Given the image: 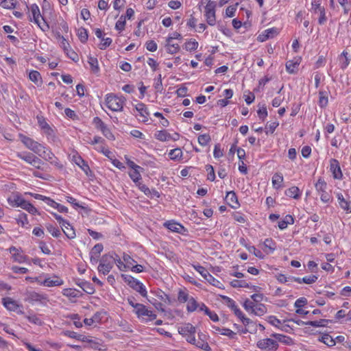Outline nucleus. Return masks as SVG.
Here are the masks:
<instances>
[{"mask_svg": "<svg viewBox=\"0 0 351 351\" xmlns=\"http://www.w3.org/2000/svg\"><path fill=\"white\" fill-rule=\"evenodd\" d=\"M302 61L300 56L294 57L293 59L288 60L286 62V71L289 74H295L298 71V66Z\"/></svg>", "mask_w": 351, "mask_h": 351, "instance_id": "5701e85b", "label": "nucleus"}, {"mask_svg": "<svg viewBox=\"0 0 351 351\" xmlns=\"http://www.w3.org/2000/svg\"><path fill=\"white\" fill-rule=\"evenodd\" d=\"M77 36L82 43H86L88 38V31L84 27H80L77 30Z\"/></svg>", "mask_w": 351, "mask_h": 351, "instance_id": "a18cd8bd", "label": "nucleus"}, {"mask_svg": "<svg viewBox=\"0 0 351 351\" xmlns=\"http://www.w3.org/2000/svg\"><path fill=\"white\" fill-rule=\"evenodd\" d=\"M68 318L73 320V324L76 328H82V322L80 321V317L77 313H73L70 314L67 316Z\"/></svg>", "mask_w": 351, "mask_h": 351, "instance_id": "052dcab7", "label": "nucleus"}, {"mask_svg": "<svg viewBox=\"0 0 351 351\" xmlns=\"http://www.w3.org/2000/svg\"><path fill=\"white\" fill-rule=\"evenodd\" d=\"M2 304L6 309L10 311H16L19 308L17 302L9 297L3 298Z\"/></svg>", "mask_w": 351, "mask_h": 351, "instance_id": "473e14b6", "label": "nucleus"}, {"mask_svg": "<svg viewBox=\"0 0 351 351\" xmlns=\"http://www.w3.org/2000/svg\"><path fill=\"white\" fill-rule=\"evenodd\" d=\"M165 48L167 53L174 55L179 52L180 49V45L175 43L171 38H165Z\"/></svg>", "mask_w": 351, "mask_h": 351, "instance_id": "a878e982", "label": "nucleus"}, {"mask_svg": "<svg viewBox=\"0 0 351 351\" xmlns=\"http://www.w3.org/2000/svg\"><path fill=\"white\" fill-rule=\"evenodd\" d=\"M60 47L63 49L66 56L75 62L79 61L78 54L71 48L69 43L64 36H60Z\"/></svg>", "mask_w": 351, "mask_h": 351, "instance_id": "ddd939ff", "label": "nucleus"}, {"mask_svg": "<svg viewBox=\"0 0 351 351\" xmlns=\"http://www.w3.org/2000/svg\"><path fill=\"white\" fill-rule=\"evenodd\" d=\"M211 141V138L209 134H203L199 135L197 138L198 143L201 146H206Z\"/></svg>", "mask_w": 351, "mask_h": 351, "instance_id": "4d7b16f0", "label": "nucleus"}, {"mask_svg": "<svg viewBox=\"0 0 351 351\" xmlns=\"http://www.w3.org/2000/svg\"><path fill=\"white\" fill-rule=\"evenodd\" d=\"M178 330L180 335L186 338L188 343L194 342L196 329L191 324L184 323L178 328Z\"/></svg>", "mask_w": 351, "mask_h": 351, "instance_id": "1a4fd4ad", "label": "nucleus"}, {"mask_svg": "<svg viewBox=\"0 0 351 351\" xmlns=\"http://www.w3.org/2000/svg\"><path fill=\"white\" fill-rule=\"evenodd\" d=\"M212 328L215 333L226 336L230 340L236 341L238 339L237 333L229 328H220L216 326H213Z\"/></svg>", "mask_w": 351, "mask_h": 351, "instance_id": "393cba45", "label": "nucleus"}, {"mask_svg": "<svg viewBox=\"0 0 351 351\" xmlns=\"http://www.w3.org/2000/svg\"><path fill=\"white\" fill-rule=\"evenodd\" d=\"M71 160L81 168L86 174L90 171V167L87 162L82 158L80 154L77 151H73L71 153Z\"/></svg>", "mask_w": 351, "mask_h": 351, "instance_id": "4be33fe9", "label": "nucleus"}, {"mask_svg": "<svg viewBox=\"0 0 351 351\" xmlns=\"http://www.w3.org/2000/svg\"><path fill=\"white\" fill-rule=\"evenodd\" d=\"M249 252L253 254L256 257H257L259 259H264L265 255L260 250L256 248L254 245H250L247 249Z\"/></svg>", "mask_w": 351, "mask_h": 351, "instance_id": "0e129e2a", "label": "nucleus"}, {"mask_svg": "<svg viewBox=\"0 0 351 351\" xmlns=\"http://www.w3.org/2000/svg\"><path fill=\"white\" fill-rule=\"evenodd\" d=\"M232 217L234 221L240 223H245L247 221L245 215L239 211L234 212L232 213Z\"/></svg>", "mask_w": 351, "mask_h": 351, "instance_id": "338daca9", "label": "nucleus"}, {"mask_svg": "<svg viewBox=\"0 0 351 351\" xmlns=\"http://www.w3.org/2000/svg\"><path fill=\"white\" fill-rule=\"evenodd\" d=\"M207 3L204 7V16L208 25L215 26L216 24V7L217 3L214 1L206 0Z\"/></svg>", "mask_w": 351, "mask_h": 351, "instance_id": "6e6552de", "label": "nucleus"}, {"mask_svg": "<svg viewBox=\"0 0 351 351\" xmlns=\"http://www.w3.org/2000/svg\"><path fill=\"white\" fill-rule=\"evenodd\" d=\"M154 137L156 139L161 142H166L171 140L176 141L179 140L180 134L177 132L171 134L167 130H162L156 131L154 134Z\"/></svg>", "mask_w": 351, "mask_h": 351, "instance_id": "dca6fc26", "label": "nucleus"}, {"mask_svg": "<svg viewBox=\"0 0 351 351\" xmlns=\"http://www.w3.org/2000/svg\"><path fill=\"white\" fill-rule=\"evenodd\" d=\"M143 169L141 167V169H135L128 172L130 178L135 184L142 180L141 172L143 171Z\"/></svg>", "mask_w": 351, "mask_h": 351, "instance_id": "79ce46f5", "label": "nucleus"}, {"mask_svg": "<svg viewBox=\"0 0 351 351\" xmlns=\"http://www.w3.org/2000/svg\"><path fill=\"white\" fill-rule=\"evenodd\" d=\"M199 47L198 42L194 38L187 39L183 45V48L189 52H193Z\"/></svg>", "mask_w": 351, "mask_h": 351, "instance_id": "4c0bfd02", "label": "nucleus"}, {"mask_svg": "<svg viewBox=\"0 0 351 351\" xmlns=\"http://www.w3.org/2000/svg\"><path fill=\"white\" fill-rule=\"evenodd\" d=\"M29 80L32 82L37 86H40L43 84V78L40 73L36 70H31L28 73Z\"/></svg>", "mask_w": 351, "mask_h": 351, "instance_id": "72a5a7b5", "label": "nucleus"}, {"mask_svg": "<svg viewBox=\"0 0 351 351\" xmlns=\"http://www.w3.org/2000/svg\"><path fill=\"white\" fill-rule=\"evenodd\" d=\"M330 171L335 180H341L343 178V173L340 167L339 162L335 158L330 160Z\"/></svg>", "mask_w": 351, "mask_h": 351, "instance_id": "aec40b11", "label": "nucleus"}, {"mask_svg": "<svg viewBox=\"0 0 351 351\" xmlns=\"http://www.w3.org/2000/svg\"><path fill=\"white\" fill-rule=\"evenodd\" d=\"M168 156L170 160L173 161H180L183 158V152L180 148H175L173 149H171L168 152Z\"/></svg>", "mask_w": 351, "mask_h": 351, "instance_id": "58836bf2", "label": "nucleus"}, {"mask_svg": "<svg viewBox=\"0 0 351 351\" xmlns=\"http://www.w3.org/2000/svg\"><path fill=\"white\" fill-rule=\"evenodd\" d=\"M285 193L287 197L293 198L295 199H300L302 195V192L300 191V189L295 186H292L287 189Z\"/></svg>", "mask_w": 351, "mask_h": 351, "instance_id": "e433bc0d", "label": "nucleus"}, {"mask_svg": "<svg viewBox=\"0 0 351 351\" xmlns=\"http://www.w3.org/2000/svg\"><path fill=\"white\" fill-rule=\"evenodd\" d=\"M190 299L188 291L186 290L180 289L178 293V300L180 303L186 302Z\"/></svg>", "mask_w": 351, "mask_h": 351, "instance_id": "680f3d73", "label": "nucleus"}, {"mask_svg": "<svg viewBox=\"0 0 351 351\" xmlns=\"http://www.w3.org/2000/svg\"><path fill=\"white\" fill-rule=\"evenodd\" d=\"M278 346V341L271 338L261 339L256 343V347L262 350L276 351Z\"/></svg>", "mask_w": 351, "mask_h": 351, "instance_id": "4468645a", "label": "nucleus"}, {"mask_svg": "<svg viewBox=\"0 0 351 351\" xmlns=\"http://www.w3.org/2000/svg\"><path fill=\"white\" fill-rule=\"evenodd\" d=\"M8 250L11 254V258L13 262L18 263H29V258L25 254L21 247L11 246Z\"/></svg>", "mask_w": 351, "mask_h": 351, "instance_id": "9b49d317", "label": "nucleus"}, {"mask_svg": "<svg viewBox=\"0 0 351 351\" xmlns=\"http://www.w3.org/2000/svg\"><path fill=\"white\" fill-rule=\"evenodd\" d=\"M319 340L329 347H332L335 345V341L332 337L328 334H323Z\"/></svg>", "mask_w": 351, "mask_h": 351, "instance_id": "de8ad7c7", "label": "nucleus"}, {"mask_svg": "<svg viewBox=\"0 0 351 351\" xmlns=\"http://www.w3.org/2000/svg\"><path fill=\"white\" fill-rule=\"evenodd\" d=\"M104 317V313L101 312H96L92 317L85 318L84 323L85 325L90 326L93 325H97L101 322V319Z\"/></svg>", "mask_w": 351, "mask_h": 351, "instance_id": "2f4dec72", "label": "nucleus"}, {"mask_svg": "<svg viewBox=\"0 0 351 351\" xmlns=\"http://www.w3.org/2000/svg\"><path fill=\"white\" fill-rule=\"evenodd\" d=\"M16 156L17 158L23 160L29 165L32 163L34 158L36 156L35 154L27 152H17Z\"/></svg>", "mask_w": 351, "mask_h": 351, "instance_id": "c03bdc74", "label": "nucleus"}, {"mask_svg": "<svg viewBox=\"0 0 351 351\" xmlns=\"http://www.w3.org/2000/svg\"><path fill=\"white\" fill-rule=\"evenodd\" d=\"M204 351H210L211 348L207 341L206 336L202 333L198 334V339L195 338L194 342H189Z\"/></svg>", "mask_w": 351, "mask_h": 351, "instance_id": "b1692460", "label": "nucleus"}, {"mask_svg": "<svg viewBox=\"0 0 351 351\" xmlns=\"http://www.w3.org/2000/svg\"><path fill=\"white\" fill-rule=\"evenodd\" d=\"M25 301L32 304H40L45 305L49 302V299L47 294L33 291L26 293Z\"/></svg>", "mask_w": 351, "mask_h": 351, "instance_id": "9d476101", "label": "nucleus"}, {"mask_svg": "<svg viewBox=\"0 0 351 351\" xmlns=\"http://www.w3.org/2000/svg\"><path fill=\"white\" fill-rule=\"evenodd\" d=\"M29 20L34 22L43 32H47L49 29V24L41 16L39 7L37 4H32L29 7Z\"/></svg>", "mask_w": 351, "mask_h": 351, "instance_id": "39448f33", "label": "nucleus"}, {"mask_svg": "<svg viewBox=\"0 0 351 351\" xmlns=\"http://www.w3.org/2000/svg\"><path fill=\"white\" fill-rule=\"evenodd\" d=\"M125 102L126 99L123 96H119L114 93H108L105 95V106L112 112H122Z\"/></svg>", "mask_w": 351, "mask_h": 351, "instance_id": "20e7f679", "label": "nucleus"}, {"mask_svg": "<svg viewBox=\"0 0 351 351\" xmlns=\"http://www.w3.org/2000/svg\"><path fill=\"white\" fill-rule=\"evenodd\" d=\"M263 299V295L261 293H254L251 295V299H246L243 302L245 310L251 314L261 317L264 315L267 311V306L261 303Z\"/></svg>", "mask_w": 351, "mask_h": 351, "instance_id": "f03ea898", "label": "nucleus"}, {"mask_svg": "<svg viewBox=\"0 0 351 351\" xmlns=\"http://www.w3.org/2000/svg\"><path fill=\"white\" fill-rule=\"evenodd\" d=\"M284 178L280 173H276L274 174L271 180L272 186L275 189H280L282 187Z\"/></svg>", "mask_w": 351, "mask_h": 351, "instance_id": "ea45409f", "label": "nucleus"}, {"mask_svg": "<svg viewBox=\"0 0 351 351\" xmlns=\"http://www.w3.org/2000/svg\"><path fill=\"white\" fill-rule=\"evenodd\" d=\"M328 103V94L326 91L321 90L319 92V106L321 108H325Z\"/></svg>", "mask_w": 351, "mask_h": 351, "instance_id": "09e8293b", "label": "nucleus"}, {"mask_svg": "<svg viewBox=\"0 0 351 351\" xmlns=\"http://www.w3.org/2000/svg\"><path fill=\"white\" fill-rule=\"evenodd\" d=\"M112 256H104L98 265V271L104 275L108 274L113 267Z\"/></svg>", "mask_w": 351, "mask_h": 351, "instance_id": "6ab92c4d", "label": "nucleus"}, {"mask_svg": "<svg viewBox=\"0 0 351 351\" xmlns=\"http://www.w3.org/2000/svg\"><path fill=\"white\" fill-rule=\"evenodd\" d=\"M276 249V243L271 238H267L263 242V250L266 254H271Z\"/></svg>", "mask_w": 351, "mask_h": 351, "instance_id": "cd10ccee", "label": "nucleus"}, {"mask_svg": "<svg viewBox=\"0 0 351 351\" xmlns=\"http://www.w3.org/2000/svg\"><path fill=\"white\" fill-rule=\"evenodd\" d=\"M186 302V310L188 312H193L196 311L199 306L196 300L193 297H191Z\"/></svg>", "mask_w": 351, "mask_h": 351, "instance_id": "864d4df0", "label": "nucleus"}, {"mask_svg": "<svg viewBox=\"0 0 351 351\" xmlns=\"http://www.w3.org/2000/svg\"><path fill=\"white\" fill-rule=\"evenodd\" d=\"M19 137L27 149H29L35 154H37L39 157L49 162L57 169H62L64 168L63 164L58 158L56 156L49 147L21 133L19 134Z\"/></svg>", "mask_w": 351, "mask_h": 351, "instance_id": "f257e3e1", "label": "nucleus"}, {"mask_svg": "<svg viewBox=\"0 0 351 351\" xmlns=\"http://www.w3.org/2000/svg\"><path fill=\"white\" fill-rule=\"evenodd\" d=\"M311 10L315 14H319L318 23L324 25L327 21L326 10L324 7L322 6V0H312Z\"/></svg>", "mask_w": 351, "mask_h": 351, "instance_id": "f8f14e48", "label": "nucleus"}, {"mask_svg": "<svg viewBox=\"0 0 351 351\" xmlns=\"http://www.w3.org/2000/svg\"><path fill=\"white\" fill-rule=\"evenodd\" d=\"M62 295L69 299L80 298L82 295L80 290L73 288H65L62 291Z\"/></svg>", "mask_w": 351, "mask_h": 351, "instance_id": "c9c22d12", "label": "nucleus"}, {"mask_svg": "<svg viewBox=\"0 0 351 351\" xmlns=\"http://www.w3.org/2000/svg\"><path fill=\"white\" fill-rule=\"evenodd\" d=\"M278 125L279 122L278 121L267 123V125H265L266 134H273Z\"/></svg>", "mask_w": 351, "mask_h": 351, "instance_id": "e2e57ef3", "label": "nucleus"}, {"mask_svg": "<svg viewBox=\"0 0 351 351\" xmlns=\"http://www.w3.org/2000/svg\"><path fill=\"white\" fill-rule=\"evenodd\" d=\"M77 285L88 294H93L95 292L93 286L89 282L84 281Z\"/></svg>", "mask_w": 351, "mask_h": 351, "instance_id": "3c124183", "label": "nucleus"}, {"mask_svg": "<svg viewBox=\"0 0 351 351\" xmlns=\"http://www.w3.org/2000/svg\"><path fill=\"white\" fill-rule=\"evenodd\" d=\"M205 280L209 284L217 288H221L222 286V283L219 280L213 276L210 273H208V275L206 276Z\"/></svg>", "mask_w": 351, "mask_h": 351, "instance_id": "13d9d810", "label": "nucleus"}, {"mask_svg": "<svg viewBox=\"0 0 351 351\" xmlns=\"http://www.w3.org/2000/svg\"><path fill=\"white\" fill-rule=\"evenodd\" d=\"M340 60H342V62L341 63V68L342 69H346L350 64L348 53L346 51H343L340 55Z\"/></svg>", "mask_w": 351, "mask_h": 351, "instance_id": "bf43d9fd", "label": "nucleus"}, {"mask_svg": "<svg viewBox=\"0 0 351 351\" xmlns=\"http://www.w3.org/2000/svg\"><path fill=\"white\" fill-rule=\"evenodd\" d=\"M88 63L90 65V69L93 73H98L100 71L98 60L96 57L91 55L88 56Z\"/></svg>", "mask_w": 351, "mask_h": 351, "instance_id": "a19ab883", "label": "nucleus"}, {"mask_svg": "<svg viewBox=\"0 0 351 351\" xmlns=\"http://www.w3.org/2000/svg\"><path fill=\"white\" fill-rule=\"evenodd\" d=\"M328 184L324 178L319 177L315 183V189L321 201L324 204L331 203L332 197L330 191H327Z\"/></svg>", "mask_w": 351, "mask_h": 351, "instance_id": "423d86ee", "label": "nucleus"}, {"mask_svg": "<svg viewBox=\"0 0 351 351\" xmlns=\"http://www.w3.org/2000/svg\"><path fill=\"white\" fill-rule=\"evenodd\" d=\"M226 201L227 204L232 208H237L240 206L237 196L236 193L232 191L227 192L226 195Z\"/></svg>", "mask_w": 351, "mask_h": 351, "instance_id": "c756f323", "label": "nucleus"}, {"mask_svg": "<svg viewBox=\"0 0 351 351\" xmlns=\"http://www.w3.org/2000/svg\"><path fill=\"white\" fill-rule=\"evenodd\" d=\"M16 223L23 228H27L29 225V221L27 219V215L24 213H20L18 217L16 218Z\"/></svg>", "mask_w": 351, "mask_h": 351, "instance_id": "49530a36", "label": "nucleus"}, {"mask_svg": "<svg viewBox=\"0 0 351 351\" xmlns=\"http://www.w3.org/2000/svg\"><path fill=\"white\" fill-rule=\"evenodd\" d=\"M294 223V218L291 215H287L284 219L278 222V228L280 230H285L287 228L288 225Z\"/></svg>", "mask_w": 351, "mask_h": 351, "instance_id": "37998d69", "label": "nucleus"}, {"mask_svg": "<svg viewBox=\"0 0 351 351\" xmlns=\"http://www.w3.org/2000/svg\"><path fill=\"white\" fill-rule=\"evenodd\" d=\"M23 197L20 195H14L13 197H8V202L12 207H18Z\"/></svg>", "mask_w": 351, "mask_h": 351, "instance_id": "774afa93", "label": "nucleus"}, {"mask_svg": "<svg viewBox=\"0 0 351 351\" xmlns=\"http://www.w3.org/2000/svg\"><path fill=\"white\" fill-rule=\"evenodd\" d=\"M64 284V280L56 274H53L51 277L47 276L43 282H40L41 286L47 287H60Z\"/></svg>", "mask_w": 351, "mask_h": 351, "instance_id": "f3484780", "label": "nucleus"}, {"mask_svg": "<svg viewBox=\"0 0 351 351\" xmlns=\"http://www.w3.org/2000/svg\"><path fill=\"white\" fill-rule=\"evenodd\" d=\"M36 119L39 128L46 136L48 141H54L56 139L55 129L47 123L46 118L43 116L37 115Z\"/></svg>", "mask_w": 351, "mask_h": 351, "instance_id": "0eeeda50", "label": "nucleus"}, {"mask_svg": "<svg viewBox=\"0 0 351 351\" xmlns=\"http://www.w3.org/2000/svg\"><path fill=\"white\" fill-rule=\"evenodd\" d=\"M17 0H2L0 6L4 9L12 10L16 7Z\"/></svg>", "mask_w": 351, "mask_h": 351, "instance_id": "5fc2aeb1", "label": "nucleus"}, {"mask_svg": "<svg viewBox=\"0 0 351 351\" xmlns=\"http://www.w3.org/2000/svg\"><path fill=\"white\" fill-rule=\"evenodd\" d=\"M131 288L138 292L143 297H147V291L144 285L135 278L129 285Z\"/></svg>", "mask_w": 351, "mask_h": 351, "instance_id": "7c9ffc66", "label": "nucleus"}, {"mask_svg": "<svg viewBox=\"0 0 351 351\" xmlns=\"http://www.w3.org/2000/svg\"><path fill=\"white\" fill-rule=\"evenodd\" d=\"M61 228L65 236L69 239H73L75 238L76 234L73 227L71 225V223L66 220L64 223L61 226Z\"/></svg>", "mask_w": 351, "mask_h": 351, "instance_id": "c85d7f7f", "label": "nucleus"}, {"mask_svg": "<svg viewBox=\"0 0 351 351\" xmlns=\"http://www.w3.org/2000/svg\"><path fill=\"white\" fill-rule=\"evenodd\" d=\"M318 279V276L315 274H311L309 276H304L303 278L299 277H292L290 278L291 282H298L299 284L305 283L307 285H311L315 283Z\"/></svg>", "mask_w": 351, "mask_h": 351, "instance_id": "bb28decb", "label": "nucleus"}, {"mask_svg": "<svg viewBox=\"0 0 351 351\" xmlns=\"http://www.w3.org/2000/svg\"><path fill=\"white\" fill-rule=\"evenodd\" d=\"M127 301L134 308V313L137 317L143 322H148L156 318V315L153 311L148 309L145 305L136 302L134 297L128 298Z\"/></svg>", "mask_w": 351, "mask_h": 351, "instance_id": "7ed1b4c3", "label": "nucleus"}, {"mask_svg": "<svg viewBox=\"0 0 351 351\" xmlns=\"http://www.w3.org/2000/svg\"><path fill=\"white\" fill-rule=\"evenodd\" d=\"M123 261L125 263L127 269H131L132 266L136 263L130 255L124 254L123 256Z\"/></svg>", "mask_w": 351, "mask_h": 351, "instance_id": "69168bd1", "label": "nucleus"}, {"mask_svg": "<svg viewBox=\"0 0 351 351\" xmlns=\"http://www.w3.org/2000/svg\"><path fill=\"white\" fill-rule=\"evenodd\" d=\"M335 196L339 208L347 214L351 213V196L345 197L341 192L336 193Z\"/></svg>", "mask_w": 351, "mask_h": 351, "instance_id": "2eb2a0df", "label": "nucleus"}, {"mask_svg": "<svg viewBox=\"0 0 351 351\" xmlns=\"http://www.w3.org/2000/svg\"><path fill=\"white\" fill-rule=\"evenodd\" d=\"M104 246L101 243L96 244L90 250V261L97 262L100 256L101 252L103 251Z\"/></svg>", "mask_w": 351, "mask_h": 351, "instance_id": "f704fd0d", "label": "nucleus"}, {"mask_svg": "<svg viewBox=\"0 0 351 351\" xmlns=\"http://www.w3.org/2000/svg\"><path fill=\"white\" fill-rule=\"evenodd\" d=\"M135 109L138 114H136L138 119L143 123H147L149 119V112L147 106L142 103H138L135 106Z\"/></svg>", "mask_w": 351, "mask_h": 351, "instance_id": "a211bd4d", "label": "nucleus"}, {"mask_svg": "<svg viewBox=\"0 0 351 351\" xmlns=\"http://www.w3.org/2000/svg\"><path fill=\"white\" fill-rule=\"evenodd\" d=\"M231 287L234 288H250V285L244 280H232L230 282Z\"/></svg>", "mask_w": 351, "mask_h": 351, "instance_id": "603ef678", "label": "nucleus"}, {"mask_svg": "<svg viewBox=\"0 0 351 351\" xmlns=\"http://www.w3.org/2000/svg\"><path fill=\"white\" fill-rule=\"evenodd\" d=\"M46 228L53 237L58 238L61 235L60 229L52 224H47Z\"/></svg>", "mask_w": 351, "mask_h": 351, "instance_id": "6e6d98bb", "label": "nucleus"}, {"mask_svg": "<svg viewBox=\"0 0 351 351\" xmlns=\"http://www.w3.org/2000/svg\"><path fill=\"white\" fill-rule=\"evenodd\" d=\"M238 5H239V3H236L235 4H233V5H229L228 7H227L225 10L224 17H226V18L234 17L235 16V13L237 10Z\"/></svg>", "mask_w": 351, "mask_h": 351, "instance_id": "8fccbe9b", "label": "nucleus"}, {"mask_svg": "<svg viewBox=\"0 0 351 351\" xmlns=\"http://www.w3.org/2000/svg\"><path fill=\"white\" fill-rule=\"evenodd\" d=\"M163 226L172 232L184 234L186 231V229L184 226H182L180 223L176 221L175 220L166 221L163 223Z\"/></svg>", "mask_w": 351, "mask_h": 351, "instance_id": "412c9836", "label": "nucleus"}]
</instances>
